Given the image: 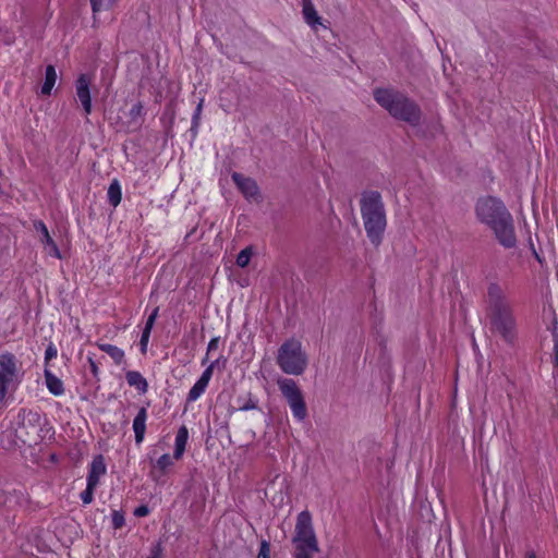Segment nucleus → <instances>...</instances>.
Wrapping results in <instances>:
<instances>
[{
    "label": "nucleus",
    "mask_w": 558,
    "mask_h": 558,
    "mask_svg": "<svg viewBox=\"0 0 558 558\" xmlns=\"http://www.w3.org/2000/svg\"><path fill=\"white\" fill-rule=\"evenodd\" d=\"M477 219L488 226L497 240L505 247H513L517 239L511 214L498 198L487 196L477 201L475 206Z\"/></svg>",
    "instance_id": "1"
},
{
    "label": "nucleus",
    "mask_w": 558,
    "mask_h": 558,
    "mask_svg": "<svg viewBox=\"0 0 558 558\" xmlns=\"http://www.w3.org/2000/svg\"><path fill=\"white\" fill-rule=\"evenodd\" d=\"M488 316L493 330L508 344L517 340V320L506 290L498 283H490L487 290Z\"/></svg>",
    "instance_id": "2"
},
{
    "label": "nucleus",
    "mask_w": 558,
    "mask_h": 558,
    "mask_svg": "<svg viewBox=\"0 0 558 558\" xmlns=\"http://www.w3.org/2000/svg\"><path fill=\"white\" fill-rule=\"evenodd\" d=\"M374 98L393 118L413 126L420 124L422 111L418 105L404 94L389 88H378L374 92Z\"/></svg>",
    "instance_id": "3"
},
{
    "label": "nucleus",
    "mask_w": 558,
    "mask_h": 558,
    "mask_svg": "<svg viewBox=\"0 0 558 558\" xmlns=\"http://www.w3.org/2000/svg\"><path fill=\"white\" fill-rule=\"evenodd\" d=\"M361 215L367 238L374 245H379L387 226V219L381 195L378 192L363 193Z\"/></svg>",
    "instance_id": "4"
},
{
    "label": "nucleus",
    "mask_w": 558,
    "mask_h": 558,
    "mask_svg": "<svg viewBox=\"0 0 558 558\" xmlns=\"http://www.w3.org/2000/svg\"><path fill=\"white\" fill-rule=\"evenodd\" d=\"M277 364L288 375H302L308 364V357L302 343L296 339L284 341L278 349Z\"/></svg>",
    "instance_id": "5"
},
{
    "label": "nucleus",
    "mask_w": 558,
    "mask_h": 558,
    "mask_svg": "<svg viewBox=\"0 0 558 558\" xmlns=\"http://www.w3.org/2000/svg\"><path fill=\"white\" fill-rule=\"evenodd\" d=\"M292 542L295 546V554L318 553V543L312 524V515L308 511H302L298 514Z\"/></svg>",
    "instance_id": "6"
},
{
    "label": "nucleus",
    "mask_w": 558,
    "mask_h": 558,
    "mask_svg": "<svg viewBox=\"0 0 558 558\" xmlns=\"http://www.w3.org/2000/svg\"><path fill=\"white\" fill-rule=\"evenodd\" d=\"M21 383V372L16 357L11 353L0 354V405L7 396Z\"/></svg>",
    "instance_id": "7"
},
{
    "label": "nucleus",
    "mask_w": 558,
    "mask_h": 558,
    "mask_svg": "<svg viewBox=\"0 0 558 558\" xmlns=\"http://www.w3.org/2000/svg\"><path fill=\"white\" fill-rule=\"evenodd\" d=\"M277 385L280 392L287 400L292 415L299 422H302L307 416V409L303 393L296 383L291 378L279 377Z\"/></svg>",
    "instance_id": "8"
},
{
    "label": "nucleus",
    "mask_w": 558,
    "mask_h": 558,
    "mask_svg": "<svg viewBox=\"0 0 558 558\" xmlns=\"http://www.w3.org/2000/svg\"><path fill=\"white\" fill-rule=\"evenodd\" d=\"M33 228L37 232L38 240L43 245L44 253L47 256L54 257L58 259H62V254L53 240V238L50 235L49 230L44 221L41 220H35L33 222Z\"/></svg>",
    "instance_id": "9"
},
{
    "label": "nucleus",
    "mask_w": 558,
    "mask_h": 558,
    "mask_svg": "<svg viewBox=\"0 0 558 558\" xmlns=\"http://www.w3.org/2000/svg\"><path fill=\"white\" fill-rule=\"evenodd\" d=\"M232 180L246 199L255 201L258 198L259 191L255 180L238 172L232 173Z\"/></svg>",
    "instance_id": "10"
},
{
    "label": "nucleus",
    "mask_w": 558,
    "mask_h": 558,
    "mask_svg": "<svg viewBox=\"0 0 558 558\" xmlns=\"http://www.w3.org/2000/svg\"><path fill=\"white\" fill-rule=\"evenodd\" d=\"M90 78L86 74H81L75 83L76 96L82 104L86 114L92 112V98H90Z\"/></svg>",
    "instance_id": "11"
},
{
    "label": "nucleus",
    "mask_w": 558,
    "mask_h": 558,
    "mask_svg": "<svg viewBox=\"0 0 558 558\" xmlns=\"http://www.w3.org/2000/svg\"><path fill=\"white\" fill-rule=\"evenodd\" d=\"M214 373V365H207L205 371L194 386L190 389L187 395L189 402H195L206 391V388L211 379Z\"/></svg>",
    "instance_id": "12"
},
{
    "label": "nucleus",
    "mask_w": 558,
    "mask_h": 558,
    "mask_svg": "<svg viewBox=\"0 0 558 558\" xmlns=\"http://www.w3.org/2000/svg\"><path fill=\"white\" fill-rule=\"evenodd\" d=\"M106 472L107 466L105 463V458L101 454L94 457L89 464L86 484L97 487L99 485L100 478L106 474Z\"/></svg>",
    "instance_id": "13"
},
{
    "label": "nucleus",
    "mask_w": 558,
    "mask_h": 558,
    "mask_svg": "<svg viewBox=\"0 0 558 558\" xmlns=\"http://www.w3.org/2000/svg\"><path fill=\"white\" fill-rule=\"evenodd\" d=\"M302 13L305 22L313 29H316L318 25H322V17L318 15L312 0H302Z\"/></svg>",
    "instance_id": "14"
},
{
    "label": "nucleus",
    "mask_w": 558,
    "mask_h": 558,
    "mask_svg": "<svg viewBox=\"0 0 558 558\" xmlns=\"http://www.w3.org/2000/svg\"><path fill=\"white\" fill-rule=\"evenodd\" d=\"M147 416L146 408H141L133 420V430L136 444H141L144 440Z\"/></svg>",
    "instance_id": "15"
},
{
    "label": "nucleus",
    "mask_w": 558,
    "mask_h": 558,
    "mask_svg": "<svg viewBox=\"0 0 558 558\" xmlns=\"http://www.w3.org/2000/svg\"><path fill=\"white\" fill-rule=\"evenodd\" d=\"M45 381L48 390L53 396H62L64 393L63 383L50 369L46 368L44 372Z\"/></svg>",
    "instance_id": "16"
},
{
    "label": "nucleus",
    "mask_w": 558,
    "mask_h": 558,
    "mask_svg": "<svg viewBox=\"0 0 558 558\" xmlns=\"http://www.w3.org/2000/svg\"><path fill=\"white\" fill-rule=\"evenodd\" d=\"M128 384L134 387L141 393H146L148 390V383L143 375L137 371H129L125 374Z\"/></svg>",
    "instance_id": "17"
},
{
    "label": "nucleus",
    "mask_w": 558,
    "mask_h": 558,
    "mask_svg": "<svg viewBox=\"0 0 558 558\" xmlns=\"http://www.w3.org/2000/svg\"><path fill=\"white\" fill-rule=\"evenodd\" d=\"M57 80L58 74L56 68L51 64L47 65L45 71V81L41 85L40 94L43 96H49L53 86L56 85Z\"/></svg>",
    "instance_id": "18"
},
{
    "label": "nucleus",
    "mask_w": 558,
    "mask_h": 558,
    "mask_svg": "<svg viewBox=\"0 0 558 558\" xmlns=\"http://www.w3.org/2000/svg\"><path fill=\"white\" fill-rule=\"evenodd\" d=\"M189 439V432L185 426H181L175 435V441H174V454L173 458L179 460L182 458L186 442Z\"/></svg>",
    "instance_id": "19"
},
{
    "label": "nucleus",
    "mask_w": 558,
    "mask_h": 558,
    "mask_svg": "<svg viewBox=\"0 0 558 558\" xmlns=\"http://www.w3.org/2000/svg\"><path fill=\"white\" fill-rule=\"evenodd\" d=\"M98 348L106 352L116 364L120 365L124 360V351L113 344L97 343Z\"/></svg>",
    "instance_id": "20"
},
{
    "label": "nucleus",
    "mask_w": 558,
    "mask_h": 558,
    "mask_svg": "<svg viewBox=\"0 0 558 558\" xmlns=\"http://www.w3.org/2000/svg\"><path fill=\"white\" fill-rule=\"evenodd\" d=\"M107 196H108L109 203L113 207H117L121 203L122 193H121V186H120V183L118 180H113L110 183L108 191H107Z\"/></svg>",
    "instance_id": "21"
},
{
    "label": "nucleus",
    "mask_w": 558,
    "mask_h": 558,
    "mask_svg": "<svg viewBox=\"0 0 558 558\" xmlns=\"http://www.w3.org/2000/svg\"><path fill=\"white\" fill-rule=\"evenodd\" d=\"M252 255H253V250L252 247H245L244 250H242L238 256H236V265L241 268H244L246 267L248 264H250V260L252 258Z\"/></svg>",
    "instance_id": "22"
},
{
    "label": "nucleus",
    "mask_w": 558,
    "mask_h": 558,
    "mask_svg": "<svg viewBox=\"0 0 558 558\" xmlns=\"http://www.w3.org/2000/svg\"><path fill=\"white\" fill-rule=\"evenodd\" d=\"M173 464L172 458L170 454H162L156 462L155 468H157L161 472H166Z\"/></svg>",
    "instance_id": "23"
},
{
    "label": "nucleus",
    "mask_w": 558,
    "mask_h": 558,
    "mask_svg": "<svg viewBox=\"0 0 558 558\" xmlns=\"http://www.w3.org/2000/svg\"><path fill=\"white\" fill-rule=\"evenodd\" d=\"M95 489L96 487L86 484V489L81 493V499L84 505H89L93 501Z\"/></svg>",
    "instance_id": "24"
},
{
    "label": "nucleus",
    "mask_w": 558,
    "mask_h": 558,
    "mask_svg": "<svg viewBox=\"0 0 558 558\" xmlns=\"http://www.w3.org/2000/svg\"><path fill=\"white\" fill-rule=\"evenodd\" d=\"M89 1H90L92 11H93L94 15L97 14L98 12H100L102 9H106L105 0H89ZM113 3L114 2H110L108 0L107 9L110 8V5Z\"/></svg>",
    "instance_id": "25"
},
{
    "label": "nucleus",
    "mask_w": 558,
    "mask_h": 558,
    "mask_svg": "<svg viewBox=\"0 0 558 558\" xmlns=\"http://www.w3.org/2000/svg\"><path fill=\"white\" fill-rule=\"evenodd\" d=\"M124 517L119 511L112 512V525L114 529H121L124 525Z\"/></svg>",
    "instance_id": "26"
},
{
    "label": "nucleus",
    "mask_w": 558,
    "mask_h": 558,
    "mask_svg": "<svg viewBox=\"0 0 558 558\" xmlns=\"http://www.w3.org/2000/svg\"><path fill=\"white\" fill-rule=\"evenodd\" d=\"M553 363H554V377L558 378V339H555V343H554Z\"/></svg>",
    "instance_id": "27"
},
{
    "label": "nucleus",
    "mask_w": 558,
    "mask_h": 558,
    "mask_svg": "<svg viewBox=\"0 0 558 558\" xmlns=\"http://www.w3.org/2000/svg\"><path fill=\"white\" fill-rule=\"evenodd\" d=\"M269 557H270V545L268 542L263 541L260 543V548H259L257 558H269Z\"/></svg>",
    "instance_id": "28"
},
{
    "label": "nucleus",
    "mask_w": 558,
    "mask_h": 558,
    "mask_svg": "<svg viewBox=\"0 0 558 558\" xmlns=\"http://www.w3.org/2000/svg\"><path fill=\"white\" fill-rule=\"evenodd\" d=\"M158 316V307H156L153 313L148 316L144 330L151 331L154 324L156 322V318Z\"/></svg>",
    "instance_id": "29"
},
{
    "label": "nucleus",
    "mask_w": 558,
    "mask_h": 558,
    "mask_svg": "<svg viewBox=\"0 0 558 558\" xmlns=\"http://www.w3.org/2000/svg\"><path fill=\"white\" fill-rule=\"evenodd\" d=\"M58 351L53 344L48 345L45 351V362L48 363L50 360L57 357Z\"/></svg>",
    "instance_id": "30"
},
{
    "label": "nucleus",
    "mask_w": 558,
    "mask_h": 558,
    "mask_svg": "<svg viewBox=\"0 0 558 558\" xmlns=\"http://www.w3.org/2000/svg\"><path fill=\"white\" fill-rule=\"evenodd\" d=\"M203 102H204V99H202L198 102V105L196 107V110H195V112L193 114L192 123H193L194 126L198 125L201 113H202V110H203Z\"/></svg>",
    "instance_id": "31"
},
{
    "label": "nucleus",
    "mask_w": 558,
    "mask_h": 558,
    "mask_svg": "<svg viewBox=\"0 0 558 558\" xmlns=\"http://www.w3.org/2000/svg\"><path fill=\"white\" fill-rule=\"evenodd\" d=\"M150 332L151 331H148V330H143L142 332V337H141V350L143 353L146 352V349H147V344H148V341H149V337H150Z\"/></svg>",
    "instance_id": "32"
},
{
    "label": "nucleus",
    "mask_w": 558,
    "mask_h": 558,
    "mask_svg": "<svg viewBox=\"0 0 558 558\" xmlns=\"http://www.w3.org/2000/svg\"><path fill=\"white\" fill-rule=\"evenodd\" d=\"M147 558H162V547L161 545L158 543L156 544L151 549H150V554Z\"/></svg>",
    "instance_id": "33"
},
{
    "label": "nucleus",
    "mask_w": 558,
    "mask_h": 558,
    "mask_svg": "<svg viewBox=\"0 0 558 558\" xmlns=\"http://www.w3.org/2000/svg\"><path fill=\"white\" fill-rule=\"evenodd\" d=\"M142 113H143V105H142L141 102L135 104V105L131 108V110H130V116H131L132 118L140 117V116H142Z\"/></svg>",
    "instance_id": "34"
},
{
    "label": "nucleus",
    "mask_w": 558,
    "mask_h": 558,
    "mask_svg": "<svg viewBox=\"0 0 558 558\" xmlns=\"http://www.w3.org/2000/svg\"><path fill=\"white\" fill-rule=\"evenodd\" d=\"M241 411H248L257 409V401L248 399L243 405L239 408Z\"/></svg>",
    "instance_id": "35"
},
{
    "label": "nucleus",
    "mask_w": 558,
    "mask_h": 558,
    "mask_svg": "<svg viewBox=\"0 0 558 558\" xmlns=\"http://www.w3.org/2000/svg\"><path fill=\"white\" fill-rule=\"evenodd\" d=\"M219 344V338L215 337L210 339V341L207 344V354H209L211 351L217 350Z\"/></svg>",
    "instance_id": "36"
},
{
    "label": "nucleus",
    "mask_w": 558,
    "mask_h": 558,
    "mask_svg": "<svg viewBox=\"0 0 558 558\" xmlns=\"http://www.w3.org/2000/svg\"><path fill=\"white\" fill-rule=\"evenodd\" d=\"M149 512L148 508L146 506H141V507H137L135 510H134V515L138 517V518H142V517H145L147 515Z\"/></svg>",
    "instance_id": "37"
},
{
    "label": "nucleus",
    "mask_w": 558,
    "mask_h": 558,
    "mask_svg": "<svg viewBox=\"0 0 558 558\" xmlns=\"http://www.w3.org/2000/svg\"><path fill=\"white\" fill-rule=\"evenodd\" d=\"M223 94H225L223 92H221V93H220V101H221V105H220V106H221V108H222L226 112H228V111H229V109H230L231 104H230V101H229V100L223 96Z\"/></svg>",
    "instance_id": "38"
},
{
    "label": "nucleus",
    "mask_w": 558,
    "mask_h": 558,
    "mask_svg": "<svg viewBox=\"0 0 558 558\" xmlns=\"http://www.w3.org/2000/svg\"><path fill=\"white\" fill-rule=\"evenodd\" d=\"M524 558H542L536 555V553L533 549L526 550Z\"/></svg>",
    "instance_id": "39"
},
{
    "label": "nucleus",
    "mask_w": 558,
    "mask_h": 558,
    "mask_svg": "<svg viewBox=\"0 0 558 558\" xmlns=\"http://www.w3.org/2000/svg\"><path fill=\"white\" fill-rule=\"evenodd\" d=\"M88 361H89L90 369H92L93 374H95V375H96V374H97V372H98V367H97L96 363L93 361V359H92V357H89V359H88Z\"/></svg>",
    "instance_id": "40"
},
{
    "label": "nucleus",
    "mask_w": 558,
    "mask_h": 558,
    "mask_svg": "<svg viewBox=\"0 0 558 558\" xmlns=\"http://www.w3.org/2000/svg\"><path fill=\"white\" fill-rule=\"evenodd\" d=\"M314 554H294L295 558H313Z\"/></svg>",
    "instance_id": "41"
},
{
    "label": "nucleus",
    "mask_w": 558,
    "mask_h": 558,
    "mask_svg": "<svg viewBox=\"0 0 558 558\" xmlns=\"http://www.w3.org/2000/svg\"><path fill=\"white\" fill-rule=\"evenodd\" d=\"M208 355H209V354H207V353H206V356L202 360V365H206V364H207V362H208Z\"/></svg>",
    "instance_id": "42"
},
{
    "label": "nucleus",
    "mask_w": 558,
    "mask_h": 558,
    "mask_svg": "<svg viewBox=\"0 0 558 558\" xmlns=\"http://www.w3.org/2000/svg\"><path fill=\"white\" fill-rule=\"evenodd\" d=\"M218 364H219V359H217L216 361L209 363L208 365H214V368H215L216 366H218Z\"/></svg>",
    "instance_id": "43"
},
{
    "label": "nucleus",
    "mask_w": 558,
    "mask_h": 558,
    "mask_svg": "<svg viewBox=\"0 0 558 558\" xmlns=\"http://www.w3.org/2000/svg\"><path fill=\"white\" fill-rule=\"evenodd\" d=\"M110 2H116L117 0H109Z\"/></svg>",
    "instance_id": "44"
}]
</instances>
